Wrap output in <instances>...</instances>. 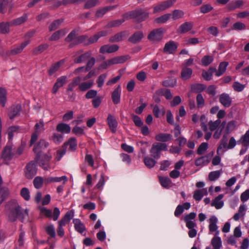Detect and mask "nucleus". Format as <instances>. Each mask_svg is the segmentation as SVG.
Listing matches in <instances>:
<instances>
[{"label":"nucleus","instance_id":"nucleus-1","mask_svg":"<svg viewBox=\"0 0 249 249\" xmlns=\"http://www.w3.org/2000/svg\"><path fill=\"white\" fill-rule=\"evenodd\" d=\"M5 213L8 219L11 222L18 219L21 222L28 218L29 211L27 209H22L17 200L13 199L8 201L5 206Z\"/></svg>","mask_w":249,"mask_h":249},{"label":"nucleus","instance_id":"nucleus-2","mask_svg":"<svg viewBox=\"0 0 249 249\" xmlns=\"http://www.w3.org/2000/svg\"><path fill=\"white\" fill-rule=\"evenodd\" d=\"M167 145L165 143L155 142L152 145L150 153L152 157L158 160L161 156V151H167Z\"/></svg>","mask_w":249,"mask_h":249},{"label":"nucleus","instance_id":"nucleus-3","mask_svg":"<svg viewBox=\"0 0 249 249\" xmlns=\"http://www.w3.org/2000/svg\"><path fill=\"white\" fill-rule=\"evenodd\" d=\"M148 17L149 14L147 12H143L141 9L132 11L124 15V18H136L139 21H143Z\"/></svg>","mask_w":249,"mask_h":249},{"label":"nucleus","instance_id":"nucleus-4","mask_svg":"<svg viewBox=\"0 0 249 249\" xmlns=\"http://www.w3.org/2000/svg\"><path fill=\"white\" fill-rule=\"evenodd\" d=\"M237 144L242 145L239 151V155L242 156L245 154L249 148V129L240 137L237 141Z\"/></svg>","mask_w":249,"mask_h":249},{"label":"nucleus","instance_id":"nucleus-5","mask_svg":"<svg viewBox=\"0 0 249 249\" xmlns=\"http://www.w3.org/2000/svg\"><path fill=\"white\" fill-rule=\"evenodd\" d=\"M14 156L15 153L13 152L12 144L8 143L2 152L1 159L5 164H8Z\"/></svg>","mask_w":249,"mask_h":249},{"label":"nucleus","instance_id":"nucleus-6","mask_svg":"<svg viewBox=\"0 0 249 249\" xmlns=\"http://www.w3.org/2000/svg\"><path fill=\"white\" fill-rule=\"evenodd\" d=\"M37 173L36 165L35 162L31 161L27 164L25 171V176L28 178H32Z\"/></svg>","mask_w":249,"mask_h":249},{"label":"nucleus","instance_id":"nucleus-7","mask_svg":"<svg viewBox=\"0 0 249 249\" xmlns=\"http://www.w3.org/2000/svg\"><path fill=\"white\" fill-rule=\"evenodd\" d=\"M163 30L159 28L152 31L148 36V39L152 41H159L162 38Z\"/></svg>","mask_w":249,"mask_h":249},{"label":"nucleus","instance_id":"nucleus-8","mask_svg":"<svg viewBox=\"0 0 249 249\" xmlns=\"http://www.w3.org/2000/svg\"><path fill=\"white\" fill-rule=\"evenodd\" d=\"M175 1V0H167L161 2L158 5L154 7V13H156L160 12L170 8L173 5Z\"/></svg>","mask_w":249,"mask_h":249},{"label":"nucleus","instance_id":"nucleus-9","mask_svg":"<svg viewBox=\"0 0 249 249\" xmlns=\"http://www.w3.org/2000/svg\"><path fill=\"white\" fill-rule=\"evenodd\" d=\"M52 159L51 155L44 154L40 160H37L39 164L45 170H48L50 168V161Z\"/></svg>","mask_w":249,"mask_h":249},{"label":"nucleus","instance_id":"nucleus-10","mask_svg":"<svg viewBox=\"0 0 249 249\" xmlns=\"http://www.w3.org/2000/svg\"><path fill=\"white\" fill-rule=\"evenodd\" d=\"M196 217V213H190L186 214L184 217V221L186 223V227L189 229H193L196 227V223L194 220Z\"/></svg>","mask_w":249,"mask_h":249},{"label":"nucleus","instance_id":"nucleus-11","mask_svg":"<svg viewBox=\"0 0 249 249\" xmlns=\"http://www.w3.org/2000/svg\"><path fill=\"white\" fill-rule=\"evenodd\" d=\"M49 145V143L44 140H41L39 142L34 148V151L37 155V157L40 156L41 152L46 148Z\"/></svg>","mask_w":249,"mask_h":249},{"label":"nucleus","instance_id":"nucleus-12","mask_svg":"<svg viewBox=\"0 0 249 249\" xmlns=\"http://www.w3.org/2000/svg\"><path fill=\"white\" fill-rule=\"evenodd\" d=\"M219 100L220 103L225 107H229L231 106L232 100L227 93H223L220 94Z\"/></svg>","mask_w":249,"mask_h":249},{"label":"nucleus","instance_id":"nucleus-13","mask_svg":"<svg viewBox=\"0 0 249 249\" xmlns=\"http://www.w3.org/2000/svg\"><path fill=\"white\" fill-rule=\"evenodd\" d=\"M68 31L66 29H63L58 30L53 33L49 37V40L50 41L58 40L60 38L65 36L67 33Z\"/></svg>","mask_w":249,"mask_h":249},{"label":"nucleus","instance_id":"nucleus-14","mask_svg":"<svg viewBox=\"0 0 249 249\" xmlns=\"http://www.w3.org/2000/svg\"><path fill=\"white\" fill-rule=\"evenodd\" d=\"M119 48V46L116 44L105 45L100 48V52L102 53H112L118 51Z\"/></svg>","mask_w":249,"mask_h":249},{"label":"nucleus","instance_id":"nucleus-15","mask_svg":"<svg viewBox=\"0 0 249 249\" xmlns=\"http://www.w3.org/2000/svg\"><path fill=\"white\" fill-rule=\"evenodd\" d=\"M108 33L106 31H102L98 32L93 36L90 37H88V41L86 42L87 45L93 44L98 41L101 37L105 36L107 35Z\"/></svg>","mask_w":249,"mask_h":249},{"label":"nucleus","instance_id":"nucleus-16","mask_svg":"<svg viewBox=\"0 0 249 249\" xmlns=\"http://www.w3.org/2000/svg\"><path fill=\"white\" fill-rule=\"evenodd\" d=\"M177 48L178 46L174 41H170L165 44L163 52L166 53L172 54L176 51Z\"/></svg>","mask_w":249,"mask_h":249},{"label":"nucleus","instance_id":"nucleus-17","mask_svg":"<svg viewBox=\"0 0 249 249\" xmlns=\"http://www.w3.org/2000/svg\"><path fill=\"white\" fill-rule=\"evenodd\" d=\"M108 125L113 133H115L116 131V128L118 125V123L114 116L111 114L108 115L107 118Z\"/></svg>","mask_w":249,"mask_h":249},{"label":"nucleus","instance_id":"nucleus-18","mask_svg":"<svg viewBox=\"0 0 249 249\" xmlns=\"http://www.w3.org/2000/svg\"><path fill=\"white\" fill-rule=\"evenodd\" d=\"M121 89L120 86H118L117 88L112 92L111 94V98L113 103L115 105H117L120 102L121 100Z\"/></svg>","mask_w":249,"mask_h":249},{"label":"nucleus","instance_id":"nucleus-19","mask_svg":"<svg viewBox=\"0 0 249 249\" xmlns=\"http://www.w3.org/2000/svg\"><path fill=\"white\" fill-rule=\"evenodd\" d=\"M218 220L217 218L215 216H212L209 219V229L210 232H214L216 231V234L218 235L219 234V231H217L218 227L216 225L217 223Z\"/></svg>","mask_w":249,"mask_h":249},{"label":"nucleus","instance_id":"nucleus-20","mask_svg":"<svg viewBox=\"0 0 249 249\" xmlns=\"http://www.w3.org/2000/svg\"><path fill=\"white\" fill-rule=\"evenodd\" d=\"M193 23L191 22H185L182 24L177 30L179 34H184L192 30L193 27Z\"/></svg>","mask_w":249,"mask_h":249},{"label":"nucleus","instance_id":"nucleus-21","mask_svg":"<svg viewBox=\"0 0 249 249\" xmlns=\"http://www.w3.org/2000/svg\"><path fill=\"white\" fill-rule=\"evenodd\" d=\"M224 196L222 194L219 195L212 201L211 206L214 207L216 209L222 208L224 205V202L222 200Z\"/></svg>","mask_w":249,"mask_h":249},{"label":"nucleus","instance_id":"nucleus-22","mask_svg":"<svg viewBox=\"0 0 249 249\" xmlns=\"http://www.w3.org/2000/svg\"><path fill=\"white\" fill-rule=\"evenodd\" d=\"M56 130L62 134H69L71 130L70 126L65 123L58 124L56 128Z\"/></svg>","mask_w":249,"mask_h":249},{"label":"nucleus","instance_id":"nucleus-23","mask_svg":"<svg viewBox=\"0 0 249 249\" xmlns=\"http://www.w3.org/2000/svg\"><path fill=\"white\" fill-rule=\"evenodd\" d=\"M172 136L170 134L160 133L155 136V139L159 142H161L162 143H165L170 141Z\"/></svg>","mask_w":249,"mask_h":249},{"label":"nucleus","instance_id":"nucleus-24","mask_svg":"<svg viewBox=\"0 0 249 249\" xmlns=\"http://www.w3.org/2000/svg\"><path fill=\"white\" fill-rule=\"evenodd\" d=\"M117 7V5L109 6L104 7L102 8L99 9L97 10L95 13V17L97 18L102 17L106 13L110 10L115 9Z\"/></svg>","mask_w":249,"mask_h":249},{"label":"nucleus","instance_id":"nucleus-25","mask_svg":"<svg viewBox=\"0 0 249 249\" xmlns=\"http://www.w3.org/2000/svg\"><path fill=\"white\" fill-rule=\"evenodd\" d=\"M30 40H28L22 43L20 46H17L10 51V54L15 55L21 53L23 49L29 44Z\"/></svg>","mask_w":249,"mask_h":249},{"label":"nucleus","instance_id":"nucleus-26","mask_svg":"<svg viewBox=\"0 0 249 249\" xmlns=\"http://www.w3.org/2000/svg\"><path fill=\"white\" fill-rule=\"evenodd\" d=\"M143 37V34L142 32L138 31L135 33L128 39L129 42L133 43H137L140 42Z\"/></svg>","mask_w":249,"mask_h":249},{"label":"nucleus","instance_id":"nucleus-27","mask_svg":"<svg viewBox=\"0 0 249 249\" xmlns=\"http://www.w3.org/2000/svg\"><path fill=\"white\" fill-rule=\"evenodd\" d=\"M75 230L79 233H83L86 230L85 225L82 223L79 219H74L73 220Z\"/></svg>","mask_w":249,"mask_h":249},{"label":"nucleus","instance_id":"nucleus-28","mask_svg":"<svg viewBox=\"0 0 249 249\" xmlns=\"http://www.w3.org/2000/svg\"><path fill=\"white\" fill-rule=\"evenodd\" d=\"M63 145H66V149H67V146H69V149L72 151H75L76 149L77 143L76 139L75 138H71L68 141V142H65L63 143Z\"/></svg>","mask_w":249,"mask_h":249},{"label":"nucleus","instance_id":"nucleus-29","mask_svg":"<svg viewBox=\"0 0 249 249\" xmlns=\"http://www.w3.org/2000/svg\"><path fill=\"white\" fill-rule=\"evenodd\" d=\"M64 60L62 59L53 64L48 71L49 74L50 75H53L56 71H58L59 67L64 63Z\"/></svg>","mask_w":249,"mask_h":249},{"label":"nucleus","instance_id":"nucleus-30","mask_svg":"<svg viewBox=\"0 0 249 249\" xmlns=\"http://www.w3.org/2000/svg\"><path fill=\"white\" fill-rule=\"evenodd\" d=\"M28 18V15L26 14L23 15L17 18L14 19L10 21L12 26H18L24 23Z\"/></svg>","mask_w":249,"mask_h":249},{"label":"nucleus","instance_id":"nucleus-31","mask_svg":"<svg viewBox=\"0 0 249 249\" xmlns=\"http://www.w3.org/2000/svg\"><path fill=\"white\" fill-rule=\"evenodd\" d=\"M192 73L193 71L191 68L183 67L181 72V77L184 80L189 79L191 78Z\"/></svg>","mask_w":249,"mask_h":249},{"label":"nucleus","instance_id":"nucleus-32","mask_svg":"<svg viewBox=\"0 0 249 249\" xmlns=\"http://www.w3.org/2000/svg\"><path fill=\"white\" fill-rule=\"evenodd\" d=\"M21 109L20 105H17L11 107L10 111L9 113V116L10 119H13L16 116L18 115Z\"/></svg>","mask_w":249,"mask_h":249},{"label":"nucleus","instance_id":"nucleus-33","mask_svg":"<svg viewBox=\"0 0 249 249\" xmlns=\"http://www.w3.org/2000/svg\"><path fill=\"white\" fill-rule=\"evenodd\" d=\"M93 84L94 81L93 80L82 82L80 85H79V89L81 91H85L92 88Z\"/></svg>","mask_w":249,"mask_h":249},{"label":"nucleus","instance_id":"nucleus-34","mask_svg":"<svg viewBox=\"0 0 249 249\" xmlns=\"http://www.w3.org/2000/svg\"><path fill=\"white\" fill-rule=\"evenodd\" d=\"M91 53L90 52H87L80 56L77 57L74 59V62L75 63H81L86 61L90 57Z\"/></svg>","mask_w":249,"mask_h":249},{"label":"nucleus","instance_id":"nucleus-35","mask_svg":"<svg viewBox=\"0 0 249 249\" xmlns=\"http://www.w3.org/2000/svg\"><path fill=\"white\" fill-rule=\"evenodd\" d=\"M207 194V190L206 189L201 190H196L194 192L193 197L196 201H200L204 195Z\"/></svg>","mask_w":249,"mask_h":249},{"label":"nucleus","instance_id":"nucleus-36","mask_svg":"<svg viewBox=\"0 0 249 249\" xmlns=\"http://www.w3.org/2000/svg\"><path fill=\"white\" fill-rule=\"evenodd\" d=\"M126 35L125 32H121L111 36L109 38V41L111 42H117L123 40L125 37Z\"/></svg>","mask_w":249,"mask_h":249},{"label":"nucleus","instance_id":"nucleus-37","mask_svg":"<svg viewBox=\"0 0 249 249\" xmlns=\"http://www.w3.org/2000/svg\"><path fill=\"white\" fill-rule=\"evenodd\" d=\"M12 26L10 22H2L0 23V33L7 34L10 32V27Z\"/></svg>","mask_w":249,"mask_h":249},{"label":"nucleus","instance_id":"nucleus-38","mask_svg":"<svg viewBox=\"0 0 249 249\" xmlns=\"http://www.w3.org/2000/svg\"><path fill=\"white\" fill-rule=\"evenodd\" d=\"M77 36L76 31L72 30L66 37L65 41L68 42H71L73 45H76Z\"/></svg>","mask_w":249,"mask_h":249},{"label":"nucleus","instance_id":"nucleus-39","mask_svg":"<svg viewBox=\"0 0 249 249\" xmlns=\"http://www.w3.org/2000/svg\"><path fill=\"white\" fill-rule=\"evenodd\" d=\"M153 157L146 156L143 159V162L145 166L149 169L153 168L156 163V161Z\"/></svg>","mask_w":249,"mask_h":249},{"label":"nucleus","instance_id":"nucleus-40","mask_svg":"<svg viewBox=\"0 0 249 249\" xmlns=\"http://www.w3.org/2000/svg\"><path fill=\"white\" fill-rule=\"evenodd\" d=\"M49 45L47 43H44L39 45L37 47L34 49L33 53L34 55H37L43 52L44 51L47 50Z\"/></svg>","mask_w":249,"mask_h":249},{"label":"nucleus","instance_id":"nucleus-41","mask_svg":"<svg viewBox=\"0 0 249 249\" xmlns=\"http://www.w3.org/2000/svg\"><path fill=\"white\" fill-rule=\"evenodd\" d=\"M63 21V19H58L53 21L49 26V31L52 32L57 29L60 27Z\"/></svg>","mask_w":249,"mask_h":249},{"label":"nucleus","instance_id":"nucleus-42","mask_svg":"<svg viewBox=\"0 0 249 249\" xmlns=\"http://www.w3.org/2000/svg\"><path fill=\"white\" fill-rule=\"evenodd\" d=\"M209 160L208 156H202L197 158L195 161V165L197 166H204L209 163Z\"/></svg>","mask_w":249,"mask_h":249},{"label":"nucleus","instance_id":"nucleus-43","mask_svg":"<svg viewBox=\"0 0 249 249\" xmlns=\"http://www.w3.org/2000/svg\"><path fill=\"white\" fill-rule=\"evenodd\" d=\"M229 63L227 62H222L220 63L218 71H216L215 75L217 77H219L226 71L227 67Z\"/></svg>","mask_w":249,"mask_h":249},{"label":"nucleus","instance_id":"nucleus-44","mask_svg":"<svg viewBox=\"0 0 249 249\" xmlns=\"http://www.w3.org/2000/svg\"><path fill=\"white\" fill-rule=\"evenodd\" d=\"M206 88V85L202 84H194L191 86L192 91L196 93H200Z\"/></svg>","mask_w":249,"mask_h":249},{"label":"nucleus","instance_id":"nucleus-45","mask_svg":"<svg viewBox=\"0 0 249 249\" xmlns=\"http://www.w3.org/2000/svg\"><path fill=\"white\" fill-rule=\"evenodd\" d=\"M222 173V170H217L211 172L209 174V179L211 181H215L219 178Z\"/></svg>","mask_w":249,"mask_h":249},{"label":"nucleus","instance_id":"nucleus-46","mask_svg":"<svg viewBox=\"0 0 249 249\" xmlns=\"http://www.w3.org/2000/svg\"><path fill=\"white\" fill-rule=\"evenodd\" d=\"M211 244L213 249H220L222 247V241L220 237L218 236L213 237L211 241Z\"/></svg>","mask_w":249,"mask_h":249},{"label":"nucleus","instance_id":"nucleus-47","mask_svg":"<svg viewBox=\"0 0 249 249\" xmlns=\"http://www.w3.org/2000/svg\"><path fill=\"white\" fill-rule=\"evenodd\" d=\"M159 180L161 186L166 188H168L172 183L171 180L168 177H159Z\"/></svg>","mask_w":249,"mask_h":249},{"label":"nucleus","instance_id":"nucleus-48","mask_svg":"<svg viewBox=\"0 0 249 249\" xmlns=\"http://www.w3.org/2000/svg\"><path fill=\"white\" fill-rule=\"evenodd\" d=\"M127 18H124V15H123V18L122 19H117V20H113V21L109 22L107 25V28H111V27H116L119 26Z\"/></svg>","mask_w":249,"mask_h":249},{"label":"nucleus","instance_id":"nucleus-49","mask_svg":"<svg viewBox=\"0 0 249 249\" xmlns=\"http://www.w3.org/2000/svg\"><path fill=\"white\" fill-rule=\"evenodd\" d=\"M74 216V211L73 210H71L69 211H68L64 217L59 220V221H62L63 223H65V224H67L69 223L71 220L73 218Z\"/></svg>","mask_w":249,"mask_h":249},{"label":"nucleus","instance_id":"nucleus-50","mask_svg":"<svg viewBox=\"0 0 249 249\" xmlns=\"http://www.w3.org/2000/svg\"><path fill=\"white\" fill-rule=\"evenodd\" d=\"M7 101V92L5 89L2 88H0V102L1 106L5 107Z\"/></svg>","mask_w":249,"mask_h":249},{"label":"nucleus","instance_id":"nucleus-51","mask_svg":"<svg viewBox=\"0 0 249 249\" xmlns=\"http://www.w3.org/2000/svg\"><path fill=\"white\" fill-rule=\"evenodd\" d=\"M153 113L156 118H159L160 115L163 116L165 111L163 107L160 108L158 106L155 105L153 107Z\"/></svg>","mask_w":249,"mask_h":249},{"label":"nucleus","instance_id":"nucleus-52","mask_svg":"<svg viewBox=\"0 0 249 249\" xmlns=\"http://www.w3.org/2000/svg\"><path fill=\"white\" fill-rule=\"evenodd\" d=\"M171 15L166 14L158 17L154 19V22L159 24L164 23L167 21L170 18Z\"/></svg>","mask_w":249,"mask_h":249},{"label":"nucleus","instance_id":"nucleus-53","mask_svg":"<svg viewBox=\"0 0 249 249\" xmlns=\"http://www.w3.org/2000/svg\"><path fill=\"white\" fill-rule=\"evenodd\" d=\"M47 180L48 182H58L63 181V184L64 185L68 180V178L66 176H62L60 177H51L48 178Z\"/></svg>","mask_w":249,"mask_h":249},{"label":"nucleus","instance_id":"nucleus-54","mask_svg":"<svg viewBox=\"0 0 249 249\" xmlns=\"http://www.w3.org/2000/svg\"><path fill=\"white\" fill-rule=\"evenodd\" d=\"M64 136L62 134L54 133L52 136V140L57 144H60L63 141Z\"/></svg>","mask_w":249,"mask_h":249},{"label":"nucleus","instance_id":"nucleus-55","mask_svg":"<svg viewBox=\"0 0 249 249\" xmlns=\"http://www.w3.org/2000/svg\"><path fill=\"white\" fill-rule=\"evenodd\" d=\"M176 84L177 80L175 78H168L162 82V85L166 87H174Z\"/></svg>","mask_w":249,"mask_h":249},{"label":"nucleus","instance_id":"nucleus-56","mask_svg":"<svg viewBox=\"0 0 249 249\" xmlns=\"http://www.w3.org/2000/svg\"><path fill=\"white\" fill-rule=\"evenodd\" d=\"M213 60V57L211 55H204L201 59V64L203 66H208Z\"/></svg>","mask_w":249,"mask_h":249},{"label":"nucleus","instance_id":"nucleus-57","mask_svg":"<svg viewBox=\"0 0 249 249\" xmlns=\"http://www.w3.org/2000/svg\"><path fill=\"white\" fill-rule=\"evenodd\" d=\"M9 194V190L6 188H0V204L5 199Z\"/></svg>","mask_w":249,"mask_h":249},{"label":"nucleus","instance_id":"nucleus-58","mask_svg":"<svg viewBox=\"0 0 249 249\" xmlns=\"http://www.w3.org/2000/svg\"><path fill=\"white\" fill-rule=\"evenodd\" d=\"M67 149H66V145H63L61 149L57 151L56 155L55 156V160L57 161H59L62 157L66 154Z\"/></svg>","mask_w":249,"mask_h":249},{"label":"nucleus","instance_id":"nucleus-59","mask_svg":"<svg viewBox=\"0 0 249 249\" xmlns=\"http://www.w3.org/2000/svg\"><path fill=\"white\" fill-rule=\"evenodd\" d=\"M221 121L219 119H217L215 121H211L209 122V126L211 131H213L216 130L219 126Z\"/></svg>","mask_w":249,"mask_h":249},{"label":"nucleus","instance_id":"nucleus-60","mask_svg":"<svg viewBox=\"0 0 249 249\" xmlns=\"http://www.w3.org/2000/svg\"><path fill=\"white\" fill-rule=\"evenodd\" d=\"M184 13L180 10H175L172 12V18L173 20H177L183 17Z\"/></svg>","mask_w":249,"mask_h":249},{"label":"nucleus","instance_id":"nucleus-61","mask_svg":"<svg viewBox=\"0 0 249 249\" xmlns=\"http://www.w3.org/2000/svg\"><path fill=\"white\" fill-rule=\"evenodd\" d=\"M228 144L227 143V137L225 135L223 136L222 139L221 140L220 143L217 147V153H218L220 150L223 148L228 149Z\"/></svg>","mask_w":249,"mask_h":249},{"label":"nucleus","instance_id":"nucleus-62","mask_svg":"<svg viewBox=\"0 0 249 249\" xmlns=\"http://www.w3.org/2000/svg\"><path fill=\"white\" fill-rule=\"evenodd\" d=\"M21 196L26 201L30 199V193L29 190L26 187L23 188L20 191Z\"/></svg>","mask_w":249,"mask_h":249},{"label":"nucleus","instance_id":"nucleus-63","mask_svg":"<svg viewBox=\"0 0 249 249\" xmlns=\"http://www.w3.org/2000/svg\"><path fill=\"white\" fill-rule=\"evenodd\" d=\"M232 88L235 91L241 92L244 89L245 85L242 84L239 82L235 81L233 83Z\"/></svg>","mask_w":249,"mask_h":249},{"label":"nucleus","instance_id":"nucleus-64","mask_svg":"<svg viewBox=\"0 0 249 249\" xmlns=\"http://www.w3.org/2000/svg\"><path fill=\"white\" fill-rule=\"evenodd\" d=\"M43 182V179L40 177H36L33 181L34 186L36 189L40 188L42 186Z\"/></svg>","mask_w":249,"mask_h":249}]
</instances>
